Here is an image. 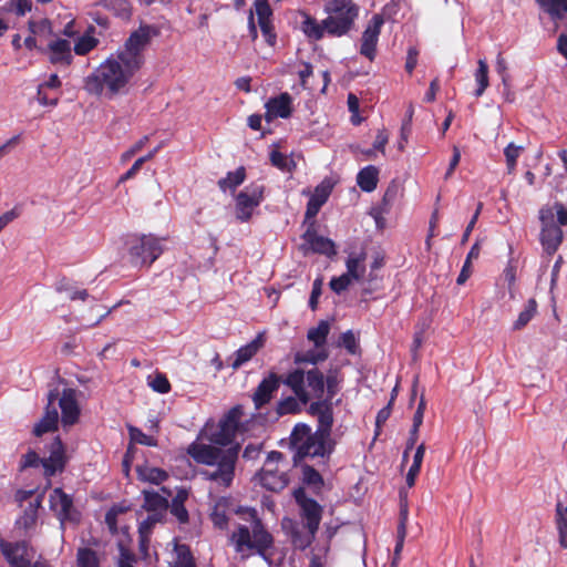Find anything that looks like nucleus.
Returning <instances> with one entry per match:
<instances>
[{
  "label": "nucleus",
  "instance_id": "obj_1",
  "mask_svg": "<svg viewBox=\"0 0 567 567\" xmlns=\"http://www.w3.org/2000/svg\"><path fill=\"white\" fill-rule=\"evenodd\" d=\"M244 414L241 404L234 405L224 413L215 429L206 424L204 431L212 444L195 441L186 450L195 463L210 467L200 471L202 477L224 488L230 487L234 482L240 452V445L233 442L237 434L249 431L250 421H243Z\"/></svg>",
  "mask_w": 567,
  "mask_h": 567
},
{
  "label": "nucleus",
  "instance_id": "obj_2",
  "mask_svg": "<svg viewBox=\"0 0 567 567\" xmlns=\"http://www.w3.org/2000/svg\"><path fill=\"white\" fill-rule=\"evenodd\" d=\"M138 71L120 54L101 63L84 79L83 89L95 96L105 95L111 99L122 92L134 74Z\"/></svg>",
  "mask_w": 567,
  "mask_h": 567
},
{
  "label": "nucleus",
  "instance_id": "obj_3",
  "mask_svg": "<svg viewBox=\"0 0 567 567\" xmlns=\"http://www.w3.org/2000/svg\"><path fill=\"white\" fill-rule=\"evenodd\" d=\"M318 427L312 432L306 423H297L290 433V446L295 451L293 463L297 465L306 457L329 458L334 450V442L331 440L333 422H322L321 416H316Z\"/></svg>",
  "mask_w": 567,
  "mask_h": 567
},
{
  "label": "nucleus",
  "instance_id": "obj_4",
  "mask_svg": "<svg viewBox=\"0 0 567 567\" xmlns=\"http://www.w3.org/2000/svg\"><path fill=\"white\" fill-rule=\"evenodd\" d=\"M229 540L234 545L235 551L240 554L243 560L249 558L255 553L271 567L275 538L256 515L255 511L251 528L246 525H238L237 529L230 535Z\"/></svg>",
  "mask_w": 567,
  "mask_h": 567
},
{
  "label": "nucleus",
  "instance_id": "obj_5",
  "mask_svg": "<svg viewBox=\"0 0 567 567\" xmlns=\"http://www.w3.org/2000/svg\"><path fill=\"white\" fill-rule=\"evenodd\" d=\"M284 384L305 405L310 402L311 396L319 400L324 395V373L318 367L308 370L293 369L285 375Z\"/></svg>",
  "mask_w": 567,
  "mask_h": 567
},
{
  "label": "nucleus",
  "instance_id": "obj_6",
  "mask_svg": "<svg viewBox=\"0 0 567 567\" xmlns=\"http://www.w3.org/2000/svg\"><path fill=\"white\" fill-rule=\"evenodd\" d=\"M327 18L324 27L327 34L341 38L348 34L354 27L360 8L353 0H328L323 7Z\"/></svg>",
  "mask_w": 567,
  "mask_h": 567
},
{
  "label": "nucleus",
  "instance_id": "obj_7",
  "mask_svg": "<svg viewBox=\"0 0 567 567\" xmlns=\"http://www.w3.org/2000/svg\"><path fill=\"white\" fill-rule=\"evenodd\" d=\"M158 34L159 30L155 25L141 24L137 30L130 34L124 49L117 54L140 70L144 63L143 51L150 44L152 38Z\"/></svg>",
  "mask_w": 567,
  "mask_h": 567
},
{
  "label": "nucleus",
  "instance_id": "obj_8",
  "mask_svg": "<svg viewBox=\"0 0 567 567\" xmlns=\"http://www.w3.org/2000/svg\"><path fill=\"white\" fill-rule=\"evenodd\" d=\"M162 240L153 235H142L128 240L130 262L135 267H150L163 254Z\"/></svg>",
  "mask_w": 567,
  "mask_h": 567
},
{
  "label": "nucleus",
  "instance_id": "obj_9",
  "mask_svg": "<svg viewBox=\"0 0 567 567\" xmlns=\"http://www.w3.org/2000/svg\"><path fill=\"white\" fill-rule=\"evenodd\" d=\"M265 185L251 183L240 190L235 197V216L240 223H248L254 210L265 198Z\"/></svg>",
  "mask_w": 567,
  "mask_h": 567
},
{
  "label": "nucleus",
  "instance_id": "obj_10",
  "mask_svg": "<svg viewBox=\"0 0 567 567\" xmlns=\"http://www.w3.org/2000/svg\"><path fill=\"white\" fill-rule=\"evenodd\" d=\"M292 496L300 508V517L306 529L319 530L323 507L313 498L308 497L303 487L292 492Z\"/></svg>",
  "mask_w": 567,
  "mask_h": 567
},
{
  "label": "nucleus",
  "instance_id": "obj_11",
  "mask_svg": "<svg viewBox=\"0 0 567 567\" xmlns=\"http://www.w3.org/2000/svg\"><path fill=\"white\" fill-rule=\"evenodd\" d=\"M29 544L25 540L10 542L3 548V558L9 567H52L48 561L32 563Z\"/></svg>",
  "mask_w": 567,
  "mask_h": 567
},
{
  "label": "nucleus",
  "instance_id": "obj_12",
  "mask_svg": "<svg viewBox=\"0 0 567 567\" xmlns=\"http://www.w3.org/2000/svg\"><path fill=\"white\" fill-rule=\"evenodd\" d=\"M539 218L543 224L540 231L542 246L548 255H554L563 241V230L558 225L554 224L551 210L542 209Z\"/></svg>",
  "mask_w": 567,
  "mask_h": 567
},
{
  "label": "nucleus",
  "instance_id": "obj_13",
  "mask_svg": "<svg viewBox=\"0 0 567 567\" xmlns=\"http://www.w3.org/2000/svg\"><path fill=\"white\" fill-rule=\"evenodd\" d=\"M79 391L73 388H64L59 391V406L61 409V422L64 426L74 425L80 417L81 410L78 401Z\"/></svg>",
  "mask_w": 567,
  "mask_h": 567
},
{
  "label": "nucleus",
  "instance_id": "obj_14",
  "mask_svg": "<svg viewBox=\"0 0 567 567\" xmlns=\"http://www.w3.org/2000/svg\"><path fill=\"white\" fill-rule=\"evenodd\" d=\"M306 245L302 246L305 255L309 251L331 257L337 254L334 243L323 236H319L316 230V223L312 220L302 235Z\"/></svg>",
  "mask_w": 567,
  "mask_h": 567
},
{
  "label": "nucleus",
  "instance_id": "obj_15",
  "mask_svg": "<svg viewBox=\"0 0 567 567\" xmlns=\"http://www.w3.org/2000/svg\"><path fill=\"white\" fill-rule=\"evenodd\" d=\"M284 383V378L276 372H269L257 385L251 395V400L256 410H260L268 404L275 393L278 391L280 384Z\"/></svg>",
  "mask_w": 567,
  "mask_h": 567
},
{
  "label": "nucleus",
  "instance_id": "obj_16",
  "mask_svg": "<svg viewBox=\"0 0 567 567\" xmlns=\"http://www.w3.org/2000/svg\"><path fill=\"white\" fill-rule=\"evenodd\" d=\"M58 398L59 389H51L48 393V404L45 406L44 415L33 427V434L35 436H42L43 434L58 429L59 412L54 405Z\"/></svg>",
  "mask_w": 567,
  "mask_h": 567
},
{
  "label": "nucleus",
  "instance_id": "obj_17",
  "mask_svg": "<svg viewBox=\"0 0 567 567\" xmlns=\"http://www.w3.org/2000/svg\"><path fill=\"white\" fill-rule=\"evenodd\" d=\"M382 24V17L374 14L371 22L362 33L360 53L370 61H373L375 58L377 44Z\"/></svg>",
  "mask_w": 567,
  "mask_h": 567
},
{
  "label": "nucleus",
  "instance_id": "obj_18",
  "mask_svg": "<svg viewBox=\"0 0 567 567\" xmlns=\"http://www.w3.org/2000/svg\"><path fill=\"white\" fill-rule=\"evenodd\" d=\"M340 385H326V395L311 402L308 406V413L312 416H321L323 423L328 420L333 422V398L339 393Z\"/></svg>",
  "mask_w": 567,
  "mask_h": 567
},
{
  "label": "nucleus",
  "instance_id": "obj_19",
  "mask_svg": "<svg viewBox=\"0 0 567 567\" xmlns=\"http://www.w3.org/2000/svg\"><path fill=\"white\" fill-rule=\"evenodd\" d=\"M49 503L51 511L55 513L62 524L66 520H74L73 498L61 487H55L51 492Z\"/></svg>",
  "mask_w": 567,
  "mask_h": 567
},
{
  "label": "nucleus",
  "instance_id": "obj_20",
  "mask_svg": "<svg viewBox=\"0 0 567 567\" xmlns=\"http://www.w3.org/2000/svg\"><path fill=\"white\" fill-rule=\"evenodd\" d=\"M43 498L44 493H40L28 503L23 508L22 515L16 520L17 528L28 532L35 527L39 517V509L42 507Z\"/></svg>",
  "mask_w": 567,
  "mask_h": 567
},
{
  "label": "nucleus",
  "instance_id": "obj_21",
  "mask_svg": "<svg viewBox=\"0 0 567 567\" xmlns=\"http://www.w3.org/2000/svg\"><path fill=\"white\" fill-rule=\"evenodd\" d=\"M41 465L47 477L53 476L58 471H63L65 466L64 447L60 437L54 439L50 455L47 458H42Z\"/></svg>",
  "mask_w": 567,
  "mask_h": 567
},
{
  "label": "nucleus",
  "instance_id": "obj_22",
  "mask_svg": "<svg viewBox=\"0 0 567 567\" xmlns=\"http://www.w3.org/2000/svg\"><path fill=\"white\" fill-rule=\"evenodd\" d=\"M49 60L52 64L70 66L73 62L71 42L65 39H56L48 44Z\"/></svg>",
  "mask_w": 567,
  "mask_h": 567
},
{
  "label": "nucleus",
  "instance_id": "obj_23",
  "mask_svg": "<svg viewBox=\"0 0 567 567\" xmlns=\"http://www.w3.org/2000/svg\"><path fill=\"white\" fill-rule=\"evenodd\" d=\"M258 483L268 491L280 492L287 484L288 478L285 473L278 471V468L262 467L255 476Z\"/></svg>",
  "mask_w": 567,
  "mask_h": 567
},
{
  "label": "nucleus",
  "instance_id": "obj_24",
  "mask_svg": "<svg viewBox=\"0 0 567 567\" xmlns=\"http://www.w3.org/2000/svg\"><path fill=\"white\" fill-rule=\"evenodd\" d=\"M266 342L264 333H258L254 340L249 343L240 347L235 353V359L231 362V368L234 370L239 369L243 364L250 361L258 351L264 348Z\"/></svg>",
  "mask_w": 567,
  "mask_h": 567
},
{
  "label": "nucleus",
  "instance_id": "obj_25",
  "mask_svg": "<svg viewBox=\"0 0 567 567\" xmlns=\"http://www.w3.org/2000/svg\"><path fill=\"white\" fill-rule=\"evenodd\" d=\"M332 190L330 184H320L316 187L315 193L307 203L305 213V221L313 220L320 208L326 204Z\"/></svg>",
  "mask_w": 567,
  "mask_h": 567
},
{
  "label": "nucleus",
  "instance_id": "obj_26",
  "mask_svg": "<svg viewBox=\"0 0 567 567\" xmlns=\"http://www.w3.org/2000/svg\"><path fill=\"white\" fill-rule=\"evenodd\" d=\"M268 113L281 117L288 118L292 113V99L289 93H281L277 97H272L267 103Z\"/></svg>",
  "mask_w": 567,
  "mask_h": 567
},
{
  "label": "nucleus",
  "instance_id": "obj_27",
  "mask_svg": "<svg viewBox=\"0 0 567 567\" xmlns=\"http://www.w3.org/2000/svg\"><path fill=\"white\" fill-rule=\"evenodd\" d=\"M144 504L143 508L150 514H157L164 517V513L168 509V501L155 491H143Z\"/></svg>",
  "mask_w": 567,
  "mask_h": 567
},
{
  "label": "nucleus",
  "instance_id": "obj_28",
  "mask_svg": "<svg viewBox=\"0 0 567 567\" xmlns=\"http://www.w3.org/2000/svg\"><path fill=\"white\" fill-rule=\"evenodd\" d=\"M318 530L307 529L302 530L297 524H291L289 536L292 546L298 550H306L312 545L316 539Z\"/></svg>",
  "mask_w": 567,
  "mask_h": 567
},
{
  "label": "nucleus",
  "instance_id": "obj_29",
  "mask_svg": "<svg viewBox=\"0 0 567 567\" xmlns=\"http://www.w3.org/2000/svg\"><path fill=\"white\" fill-rule=\"evenodd\" d=\"M329 358L328 349L313 348L306 351H297L293 354V363L297 365L311 364L317 367Z\"/></svg>",
  "mask_w": 567,
  "mask_h": 567
},
{
  "label": "nucleus",
  "instance_id": "obj_30",
  "mask_svg": "<svg viewBox=\"0 0 567 567\" xmlns=\"http://www.w3.org/2000/svg\"><path fill=\"white\" fill-rule=\"evenodd\" d=\"M302 17L305 18L301 22V31L303 34L313 41H319L327 33V27H324V19L321 22H318L316 18L303 12Z\"/></svg>",
  "mask_w": 567,
  "mask_h": 567
},
{
  "label": "nucleus",
  "instance_id": "obj_31",
  "mask_svg": "<svg viewBox=\"0 0 567 567\" xmlns=\"http://www.w3.org/2000/svg\"><path fill=\"white\" fill-rule=\"evenodd\" d=\"M379 168L374 165H368L359 171L357 175V184L361 190L365 193L373 192L379 182Z\"/></svg>",
  "mask_w": 567,
  "mask_h": 567
},
{
  "label": "nucleus",
  "instance_id": "obj_32",
  "mask_svg": "<svg viewBox=\"0 0 567 567\" xmlns=\"http://www.w3.org/2000/svg\"><path fill=\"white\" fill-rule=\"evenodd\" d=\"M302 483L312 489L315 494H319L324 485L322 475L311 465H301Z\"/></svg>",
  "mask_w": 567,
  "mask_h": 567
},
{
  "label": "nucleus",
  "instance_id": "obj_33",
  "mask_svg": "<svg viewBox=\"0 0 567 567\" xmlns=\"http://www.w3.org/2000/svg\"><path fill=\"white\" fill-rule=\"evenodd\" d=\"M330 332V323L321 320L317 327L310 328L307 332V339L313 343L316 348L327 349V339Z\"/></svg>",
  "mask_w": 567,
  "mask_h": 567
},
{
  "label": "nucleus",
  "instance_id": "obj_34",
  "mask_svg": "<svg viewBox=\"0 0 567 567\" xmlns=\"http://www.w3.org/2000/svg\"><path fill=\"white\" fill-rule=\"evenodd\" d=\"M246 168L239 166L234 172H228L226 177L220 178L217 183L220 190L226 192L227 189L235 192L246 179Z\"/></svg>",
  "mask_w": 567,
  "mask_h": 567
},
{
  "label": "nucleus",
  "instance_id": "obj_35",
  "mask_svg": "<svg viewBox=\"0 0 567 567\" xmlns=\"http://www.w3.org/2000/svg\"><path fill=\"white\" fill-rule=\"evenodd\" d=\"M76 567H101V559L97 551L89 547L78 548Z\"/></svg>",
  "mask_w": 567,
  "mask_h": 567
},
{
  "label": "nucleus",
  "instance_id": "obj_36",
  "mask_svg": "<svg viewBox=\"0 0 567 567\" xmlns=\"http://www.w3.org/2000/svg\"><path fill=\"white\" fill-rule=\"evenodd\" d=\"M537 312V301L534 298L527 300L524 309L519 312L517 320L513 324L514 330H522L534 318Z\"/></svg>",
  "mask_w": 567,
  "mask_h": 567
},
{
  "label": "nucleus",
  "instance_id": "obj_37",
  "mask_svg": "<svg viewBox=\"0 0 567 567\" xmlns=\"http://www.w3.org/2000/svg\"><path fill=\"white\" fill-rule=\"evenodd\" d=\"M539 6L555 20L567 13V0H536Z\"/></svg>",
  "mask_w": 567,
  "mask_h": 567
},
{
  "label": "nucleus",
  "instance_id": "obj_38",
  "mask_svg": "<svg viewBox=\"0 0 567 567\" xmlns=\"http://www.w3.org/2000/svg\"><path fill=\"white\" fill-rule=\"evenodd\" d=\"M365 259V254L361 252L358 256H349L346 266H347V272L346 275H349V278L352 280H359L364 274V267L361 265Z\"/></svg>",
  "mask_w": 567,
  "mask_h": 567
},
{
  "label": "nucleus",
  "instance_id": "obj_39",
  "mask_svg": "<svg viewBox=\"0 0 567 567\" xmlns=\"http://www.w3.org/2000/svg\"><path fill=\"white\" fill-rule=\"evenodd\" d=\"M226 507V502H217L210 513V519L214 526L221 530L227 529L229 522Z\"/></svg>",
  "mask_w": 567,
  "mask_h": 567
},
{
  "label": "nucleus",
  "instance_id": "obj_40",
  "mask_svg": "<svg viewBox=\"0 0 567 567\" xmlns=\"http://www.w3.org/2000/svg\"><path fill=\"white\" fill-rule=\"evenodd\" d=\"M478 68L475 72V80L477 82V89L475 90V96L480 97L487 89L488 82V65L485 60H478Z\"/></svg>",
  "mask_w": 567,
  "mask_h": 567
},
{
  "label": "nucleus",
  "instance_id": "obj_41",
  "mask_svg": "<svg viewBox=\"0 0 567 567\" xmlns=\"http://www.w3.org/2000/svg\"><path fill=\"white\" fill-rule=\"evenodd\" d=\"M176 560L173 567H196L194 556L187 545H176Z\"/></svg>",
  "mask_w": 567,
  "mask_h": 567
},
{
  "label": "nucleus",
  "instance_id": "obj_42",
  "mask_svg": "<svg viewBox=\"0 0 567 567\" xmlns=\"http://www.w3.org/2000/svg\"><path fill=\"white\" fill-rule=\"evenodd\" d=\"M299 403L301 402L298 400L296 395L287 396L278 401L276 411L280 416L287 414H297L301 411Z\"/></svg>",
  "mask_w": 567,
  "mask_h": 567
},
{
  "label": "nucleus",
  "instance_id": "obj_43",
  "mask_svg": "<svg viewBox=\"0 0 567 567\" xmlns=\"http://www.w3.org/2000/svg\"><path fill=\"white\" fill-rule=\"evenodd\" d=\"M524 151L523 146H517L514 143H509L504 148V155L506 159V166L508 174L514 173L516 165H517V158L520 156L522 152Z\"/></svg>",
  "mask_w": 567,
  "mask_h": 567
},
{
  "label": "nucleus",
  "instance_id": "obj_44",
  "mask_svg": "<svg viewBox=\"0 0 567 567\" xmlns=\"http://www.w3.org/2000/svg\"><path fill=\"white\" fill-rule=\"evenodd\" d=\"M99 44V40L86 32L80 37L74 44V52L78 55H85Z\"/></svg>",
  "mask_w": 567,
  "mask_h": 567
},
{
  "label": "nucleus",
  "instance_id": "obj_45",
  "mask_svg": "<svg viewBox=\"0 0 567 567\" xmlns=\"http://www.w3.org/2000/svg\"><path fill=\"white\" fill-rule=\"evenodd\" d=\"M338 346L343 347L350 354H358L360 352L358 339L352 330L341 333Z\"/></svg>",
  "mask_w": 567,
  "mask_h": 567
},
{
  "label": "nucleus",
  "instance_id": "obj_46",
  "mask_svg": "<svg viewBox=\"0 0 567 567\" xmlns=\"http://www.w3.org/2000/svg\"><path fill=\"white\" fill-rule=\"evenodd\" d=\"M148 385L157 393L166 394L171 391L172 385L165 373L156 372L151 379L148 378Z\"/></svg>",
  "mask_w": 567,
  "mask_h": 567
},
{
  "label": "nucleus",
  "instance_id": "obj_47",
  "mask_svg": "<svg viewBox=\"0 0 567 567\" xmlns=\"http://www.w3.org/2000/svg\"><path fill=\"white\" fill-rule=\"evenodd\" d=\"M102 4L107 10L114 11L118 17L131 16V6L127 0H102Z\"/></svg>",
  "mask_w": 567,
  "mask_h": 567
},
{
  "label": "nucleus",
  "instance_id": "obj_48",
  "mask_svg": "<svg viewBox=\"0 0 567 567\" xmlns=\"http://www.w3.org/2000/svg\"><path fill=\"white\" fill-rule=\"evenodd\" d=\"M555 523L558 535L567 536V508L564 507L561 502L556 504Z\"/></svg>",
  "mask_w": 567,
  "mask_h": 567
},
{
  "label": "nucleus",
  "instance_id": "obj_49",
  "mask_svg": "<svg viewBox=\"0 0 567 567\" xmlns=\"http://www.w3.org/2000/svg\"><path fill=\"white\" fill-rule=\"evenodd\" d=\"M394 403V396H392L389 403L382 408L375 417V435H379L381 427L385 424L392 413V406Z\"/></svg>",
  "mask_w": 567,
  "mask_h": 567
},
{
  "label": "nucleus",
  "instance_id": "obj_50",
  "mask_svg": "<svg viewBox=\"0 0 567 567\" xmlns=\"http://www.w3.org/2000/svg\"><path fill=\"white\" fill-rule=\"evenodd\" d=\"M163 519L162 515L148 514V516L140 523L138 535H152L155 525Z\"/></svg>",
  "mask_w": 567,
  "mask_h": 567
},
{
  "label": "nucleus",
  "instance_id": "obj_51",
  "mask_svg": "<svg viewBox=\"0 0 567 567\" xmlns=\"http://www.w3.org/2000/svg\"><path fill=\"white\" fill-rule=\"evenodd\" d=\"M255 10L258 17V23L271 21L272 10L267 0H256Z\"/></svg>",
  "mask_w": 567,
  "mask_h": 567
},
{
  "label": "nucleus",
  "instance_id": "obj_52",
  "mask_svg": "<svg viewBox=\"0 0 567 567\" xmlns=\"http://www.w3.org/2000/svg\"><path fill=\"white\" fill-rule=\"evenodd\" d=\"M118 550L117 567H134L133 564L136 561L135 555L122 543L118 544Z\"/></svg>",
  "mask_w": 567,
  "mask_h": 567
},
{
  "label": "nucleus",
  "instance_id": "obj_53",
  "mask_svg": "<svg viewBox=\"0 0 567 567\" xmlns=\"http://www.w3.org/2000/svg\"><path fill=\"white\" fill-rule=\"evenodd\" d=\"M130 435L133 441L145 446H156L157 442L154 437L146 435L137 427H130Z\"/></svg>",
  "mask_w": 567,
  "mask_h": 567
},
{
  "label": "nucleus",
  "instance_id": "obj_54",
  "mask_svg": "<svg viewBox=\"0 0 567 567\" xmlns=\"http://www.w3.org/2000/svg\"><path fill=\"white\" fill-rule=\"evenodd\" d=\"M352 279L349 278V275H346V274H342L341 276L339 277H333L330 282H329V286L331 288L332 291H334L336 293H341L343 292L344 290L348 289V287L350 286Z\"/></svg>",
  "mask_w": 567,
  "mask_h": 567
},
{
  "label": "nucleus",
  "instance_id": "obj_55",
  "mask_svg": "<svg viewBox=\"0 0 567 567\" xmlns=\"http://www.w3.org/2000/svg\"><path fill=\"white\" fill-rule=\"evenodd\" d=\"M168 508L171 511V514L176 517L178 523L186 524L189 520L188 511L186 509L184 504L176 503H168Z\"/></svg>",
  "mask_w": 567,
  "mask_h": 567
},
{
  "label": "nucleus",
  "instance_id": "obj_56",
  "mask_svg": "<svg viewBox=\"0 0 567 567\" xmlns=\"http://www.w3.org/2000/svg\"><path fill=\"white\" fill-rule=\"evenodd\" d=\"M168 477L167 473L158 467L148 468L147 472L143 475V480L154 483V484H161L162 482L166 481Z\"/></svg>",
  "mask_w": 567,
  "mask_h": 567
},
{
  "label": "nucleus",
  "instance_id": "obj_57",
  "mask_svg": "<svg viewBox=\"0 0 567 567\" xmlns=\"http://www.w3.org/2000/svg\"><path fill=\"white\" fill-rule=\"evenodd\" d=\"M270 163L272 166L277 167L282 172L290 171L288 167L287 156L279 152L278 150L271 151Z\"/></svg>",
  "mask_w": 567,
  "mask_h": 567
},
{
  "label": "nucleus",
  "instance_id": "obj_58",
  "mask_svg": "<svg viewBox=\"0 0 567 567\" xmlns=\"http://www.w3.org/2000/svg\"><path fill=\"white\" fill-rule=\"evenodd\" d=\"M148 141V135H144L136 143H134L126 152L122 154V161L125 162L131 159L136 153L143 150V147L147 144Z\"/></svg>",
  "mask_w": 567,
  "mask_h": 567
},
{
  "label": "nucleus",
  "instance_id": "obj_59",
  "mask_svg": "<svg viewBox=\"0 0 567 567\" xmlns=\"http://www.w3.org/2000/svg\"><path fill=\"white\" fill-rule=\"evenodd\" d=\"M42 458L39 457L38 453L33 450H30L25 453L21 458V470L28 467H37L41 464Z\"/></svg>",
  "mask_w": 567,
  "mask_h": 567
},
{
  "label": "nucleus",
  "instance_id": "obj_60",
  "mask_svg": "<svg viewBox=\"0 0 567 567\" xmlns=\"http://www.w3.org/2000/svg\"><path fill=\"white\" fill-rule=\"evenodd\" d=\"M322 292V280L320 278H317L312 284V290L309 298V307L311 310H316L319 302V297Z\"/></svg>",
  "mask_w": 567,
  "mask_h": 567
},
{
  "label": "nucleus",
  "instance_id": "obj_61",
  "mask_svg": "<svg viewBox=\"0 0 567 567\" xmlns=\"http://www.w3.org/2000/svg\"><path fill=\"white\" fill-rule=\"evenodd\" d=\"M258 24L260 27L262 35L265 37L266 42L270 47H274L276 44V41H277V35H276V33L274 31V27L271 24V21L261 22V23H258Z\"/></svg>",
  "mask_w": 567,
  "mask_h": 567
},
{
  "label": "nucleus",
  "instance_id": "obj_62",
  "mask_svg": "<svg viewBox=\"0 0 567 567\" xmlns=\"http://www.w3.org/2000/svg\"><path fill=\"white\" fill-rule=\"evenodd\" d=\"M389 142V133L383 127L378 131L374 143H373V150H377L381 152L382 154H385V146Z\"/></svg>",
  "mask_w": 567,
  "mask_h": 567
},
{
  "label": "nucleus",
  "instance_id": "obj_63",
  "mask_svg": "<svg viewBox=\"0 0 567 567\" xmlns=\"http://www.w3.org/2000/svg\"><path fill=\"white\" fill-rule=\"evenodd\" d=\"M419 50L410 47L406 54L405 71L411 75L417 64Z\"/></svg>",
  "mask_w": 567,
  "mask_h": 567
},
{
  "label": "nucleus",
  "instance_id": "obj_64",
  "mask_svg": "<svg viewBox=\"0 0 567 567\" xmlns=\"http://www.w3.org/2000/svg\"><path fill=\"white\" fill-rule=\"evenodd\" d=\"M37 99L38 102L43 106H55L59 102L58 96L50 97L45 92V87H42L41 85L38 86Z\"/></svg>",
  "mask_w": 567,
  "mask_h": 567
}]
</instances>
